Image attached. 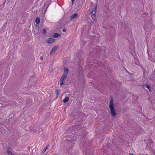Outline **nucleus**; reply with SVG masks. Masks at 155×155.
I'll return each mask as SVG.
<instances>
[{
  "label": "nucleus",
  "mask_w": 155,
  "mask_h": 155,
  "mask_svg": "<svg viewBox=\"0 0 155 155\" xmlns=\"http://www.w3.org/2000/svg\"><path fill=\"white\" fill-rule=\"evenodd\" d=\"M130 155H134L133 154H132L131 153H130Z\"/></svg>",
  "instance_id": "20"
},
{
  "label": "nucleus",
  "mask_w": 155,
  "mask_h": 155,
  "mask_svg": "<svg viewBox=\"0 0 155 155\" xmlns=\"http://www.w3.org/2000/svg\"><path fill=\"white\" fill-rule=\"evenodd\" d=\"M11 155H15V154L14 153H11Z\"/></svg>",
  "instance_id": "19"
},
{
  "label": "nucleus",
  "mask_w": 155,
  "mask_h": 155,
  "mask_svg": "<svg viewBox=\"0 0 155 155\" xmlns=\"http://www.w3.org/2000/svg\"><path fill=\"white\" fill-rule=\"evenodd\" d=\"M55 40L52 38H50L47 40V42L48 44H52L54 42Z\"/></svg>",
  "instance_id": "5"
},
{
  "label": "nucleus",
  "mask_w": 155,
  "mask_h": 155,
  "mask_svg": "<svg viewBox=\"0 0 155 155\" xmlns=\"http://www.w3.org/2000/svg\"><path fill=\"white\" fill-rule=\"evenodd\" d=\"M55 93L57 95V97H58L59 94V91L58 90H56L55 91Z\"/></svg>",
  "instance_id": "13"
},
{
  "label": "nucleus",
  "mask_w": 155,
  "mask_h": 155,
  "mask_svg": "<svg viewBox=\"0 0 155 155\" xmlns=\"http://www.w3.org/2000/svg\"><path fill=\"white\" fill-rule=\"evenodd\" d=\"M69 100V98L68 97H65L64 99L63 102L64 103L67 102Z\"/></svg>",
  "instance_id": "7"
},
{
  "label": "nucleus",
  "mask_w": 155,
  "mask_h": 155,
  "mask_svg": "<svg viewBox=\"0 0 155 155\" xmlns=\"http://www.w3.org/2000/svg\"><path fill=\"white\" fill-rule=\"evenodd\" d=\"M48 145H47L45 147V148H44L43 151H42V153H44L45 152V151H46V149L48 148Z\"/></svg>",
  "instance_id": "12"
},
{
  "label": "nucleus",
  "mask_w": 155,
  "mask_h": 155,
  "mask_svg": "<svg viewBox=\"0 0 155 155\" xmlns=\"http://www.w3.org/2000/svg\"><path fill=\"white\" fill-rule=\"evenodd\" d=\"M46 31L45 29H44L43 30L42 33L44 34H45L46 33Z\"/></svg>",
  "instance_id": "15"
},
{
  "label": "nucleus",
  "mask_w": 155,
  "mask_h": 155,
  "mask_svg": "<svg viewBox=\"0 0 155 155\" xmlns=\"http://www.w3.org/2000/svg\"><path fill=\"white\" fill-rule=\"evenodd\" d=\"M151 80L153 81H155V77L154 76H152L151 77Z\"/></svg>",
  "instance_id": "14"
},
{
  "label": "nucleus",
  "mask_w": 155,
  "mask_h": 155,
  "mask_svg": "<svg viewBox=\"0 0 155 155\" xmlns=\"http://www.w3.org/2000/svg\"><path fill=\"white\" fill-rule=\"evenodd\" d=\"M69 71V69L66 68H64V73L62 76L61 77L60 79L64 80L66 78Z\"/></svg>",
  "instance_id": "2"
},
{
  "label": "nucleus",
  "mask_w": 155,
  "mask_h": 155,
  "mask_svg": "<svg viewBox=\"0 0 155 155\" xmlns=\"http://www.w3.org/2000/svg\"><path fill=\"white\" fill-rule=\"evenodd\" d=\"M58 46H56L54 47L51 50L50 52V54H53L55 52L56 50H57V48H58Z\"/></svg>",
  "instance_id": "4"
},
{
  "label": "nucleus",
  "mask_w": 155,
  "mask_h": 155,
  "mask_svg": "<svg viewBox=\"0 0 155 155\" xmlns=\"http://www.w3.org/2000/svg\"><path fill=\"white\" fill-rule=\"evenodd\" d=\"M144 86L145 87L149 89V91L151 90L150 87V85L148 84H147V83L146 84H145L144 85Z\"/></svg>",
  "instance_id": "8"
},
{
  "label": "nucleus",
  "mask_w": 155,
  "mask_h": 155,
  "mask_svg": "<svg viewBox=\"0 0 155 155\" xmlns=\"http://www.w3.org/2000/svg\"><path fill=\"white\" fill-rule=\"evenodd\" d=\"M114 100L112 97H111L109 103V108L110 110V113L113 117H115L116 115V113L114 108Z\"/></svg>",
  "instance_id": "1"
},
{
  "label": "nucleus",
  "mask_w": 155,
  "mask_h": 155,
  "mask_svg": "<svg viewBox=\"0 0 155 155\" xmlns=\"http://www.w3.org/2000/svg\"><path fill=\"white\" fill-rule=\"evenodd\" d=\"M59 83L61 86H62L64 84V81L63 80L60 79Z\"/></svg>",
  "instance_id": "11"
},
{
  "label": "nucleus",
  "mask_w": 155,
  "mask_h": 155,
  "mask_svg": "<svg viewBox=\"0 0 155 155\" xmlns=\"http://www.w3.org/2000/svg\"><path fill=\"white\" fill-rule=\"evenodd\" d=\"M78 14L74 13L71 15L70 17V19H72L74 18H76L78 16Z\"/></svg>",
  "instance_id": "6"
},
{
  "label": "nucleus",
  "mask_w": 155,
  "mask_h": 155,
  "mask_svg": "<svg viewBox=\"0 0 155 155\" xmlns=\"http://www.w3.org/2000/svg\"><path fill=\"white\" fill-rule=\"evenodd\" d=\"M63 31L64 32H65L66 31V30L65 29H64L63 30Z\"/></svg>",
  "instance_id": "16"
},
{
  "label": "nucleus",
  "mask_w": 155,
  "mask_h": 155,
  "mask_svg": "<svg viewBox=\"0 0 155 155\" xmlns=\"http://www.w3.org/2000/svg\"><path fill=\"white\" fill-rule=\"evenodd\" d=\"M61 35L58 33H55L53 35V36L54 38H58Z\"/></svg>",
  "instance_id": "9"
},
{
  "label": "nucleus",
  "mask_w": 155,
  "mask_h": 155,
  "mask_svg": "<svg viewBox=\"0 0 155 155\" xmlns=\"http://www.w3.org/2000/svg\"><path fill=\"white\" fill-rule=\"evenodd\" d=\"M35 22L37 24H39L40 22V18H37L36 19Z\"/></svg>",
  "instance_id": "10"
},
{
  "label": "nucleus",
  "mask_w": 155,
  "mask_h": 155,
  "mask_svg": "<svg viewBox=\"0 0 155 155\" xmlns=\"http://www.w3.org/2000/svg\"><path fill=\"white\" fill-rule=\"evenodd\" d=\"M97 7V5H96V7L94 10H93L91 12V15L92 17L94 19H95V14H96V10Z\"/></svg>",
  "instance_id": "3"
},
{
  "label": "nucleus",
  "mask_w": 155,
  "mask_h": 155,
  "mask_svg": "<svg viewBox=\"0 0 155 155\" xmlns=\"http://www.w3.org/2000/svg\"><path fill=\"white\" fill-rule=\"evenodd\" d=\"M71 0V2H72V3H73L74 2V0Z\"/></svg>",
  "instance_id": "17"
},
{
  "label": "nucleus",
  "mask_w": 155,
  "mask_h": 155,
  "mask_svg": "<svg viewBox=\"0 0 155 155\" xmlns=\"http://www.w3.org/2000/svg\"><path fill=\"white\" fill-rule=\"evenodd\" d=\"M10 152V151H7V153H8V154H9Z\"/></svg>",
  "instance_id": "18"
}]
</instances>
